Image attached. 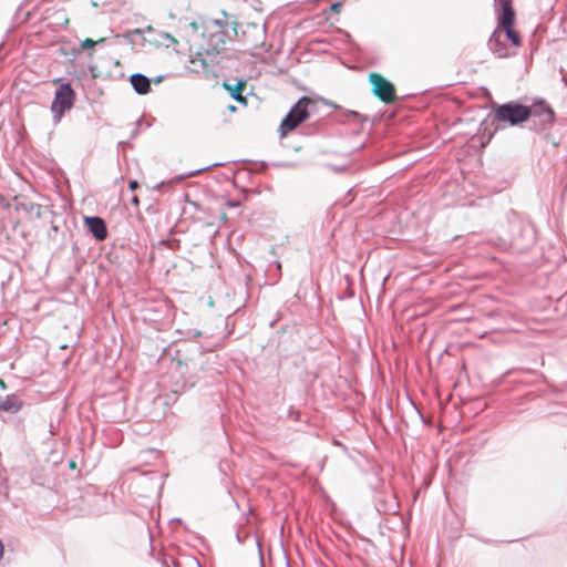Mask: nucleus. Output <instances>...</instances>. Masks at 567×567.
Returning <instances> with one entry per match:
<instances>
[{
	"mask_svg": "<svg viewBox=\"0 0 567 567\" xmlns=\"http://www.w3.org/2000/svg\"><path fill=\"white\" fill-rule=\"evenodd\" d=\"M104 42V39H100L97 41H94L92 39H85L82 43H81V48L82 49H89V48H92L94 47L95 44H101Z\"/></svg>",
	"mask_w": 567,
	"mask_h": 567,
	"instance_id": "18",
	"label": "nucleus"
},
{
	"mask_svg": "<svg viewBox=\"0 0 567 567\" xmlns=\"http://www.w3.org/2000/svg\"><path fill=\"white\" fill-rule=\"evenodd\" d=\"M503 31L505 33V38L509 40L513 43V45H520V35L513 29V27H501V32Z\"/></svg>",
	"mask_w": 567,
	"mask_h": 567,
	"instance_id": "16",
	"label": "nucleus"
},
{
	"mask_svg": "<svg viewBox=\"0 0 567 567\" xmlns=\"http://www.w3.org/2000/svg\"><path fill=\"white\" fill-rule=\"evenodd\" d=\"M162 80H163V76H158V78L155 80V82H156V83H158V82H161Z\"/></svg>",
	"mask_w": 567,
	"mask_h": 567,
	"instance_id": "26",
	"label": "nucleus"
},
{
	"mask_svg": "<svg viewBox=\"0 0 567 567\" xmlns=\"http://www.w3.org/2000/svg\"><path fill=\"white\" fill-rule=\"evenodd\" d=\"M69 466H70L71 468H74V467H75V462H74V461H71V462H70V464H69Z\"/></svg>",
	"mask_w": 567,
	"mask_h": 567,
	"instance_id": "25",
	"label": "nucleus"
},
{
	"mask_svg": "<svg viewBox=\"0 0 567 567\" xmlns=\"http://www.w3.org/2000/svg\"><path fill=\"white\" fill-rule=\"evenodd\" d=\"M189 27L194 33L206 41L199 45L195 56L190 59V63L194 66H199L208 75L212 72L217 54L226 44L228 22L221 19H210L205 22L204 28L197 22H192ZM194 70L198 71L197 68Z\"/></svg>",
	"mask_w": 567,
	"mask_h": 567,
	"instance_id": "1",
	"label": "nucleus"
},
{
	"mask_svg": "<svg viewBox=\"0 0 567 567\" xmlns=\"http://www.w3.org/2000/svg\"><path fill=\"white\" fill-rule=\"evenodd\" d=\"M130 82L137 94L143 95L151 91V80L142 73L132 74Z\"/></svg>",
	"mask_w": 567,
	"mask_h": 567,
	"instance_id": "14",
	"label": "nucleus"
},
{
	"mask_svg": "<svg viewBox=\"0 0 567 567\" xmlns=\"http://www.w3.org/2000/svg\"><path fill=\"white\" fill-rule=\"evenodd\" d=\"M245 82L239 81L236 85L234 91L230 93L231 97L235 99L238 102L246 103L245 97L241 95V91L245 89Z\"/></svg>",
	"mask_w": 567,
	"mask_h": 567,
	"instance_id": "17",
	"label": "nucleus"
},
{
	"mask_svg": "<svg viewBox=\"0 0 567 567\" xmlns=\"http://www.w3.org/2000/svg\"><path fill=\"white\" fill-rule=\"evenodd\" d=\"M243 37L249 50L257 51L264 49L267 38L266 25L248 23L243 30Z\"/></svg>",
	"mask_w": 567,
	"mask_h": 567,
	"instance_id": "5",
	"label": "nucleus"
},
{
	"mask_svg": "<svg viewBox=\"0 0 567 567\" xmlns=\"http://www.w3.org/2000/svg\"><path fill=\"white\" fill-rule=\"evenodd\" d=\"M487 45L491 52L497 58L508 56L507 45L503 41V33L501 32V29L496 28V30H494L488 39Z\"/></svg>",
	"mask_w": 567,
	"mask_h": 567,
	"instance_id": "11",
	"label": "nucleus"
},
{
	"mask_svg": "<svg viewBox=\"0 0 567 567\" xmlns=\"http://www.w3.org/2000/svg\"><path fill=\"white\" fill-rule=\"evenodd\" d=\"M84 224L96 239L103 240L106 238V224L103 218L97 216L84 217Z\"/></svg>",
	"mask_w": 567,
	"mask_h": 567,
	"instance_id": "12",
	"label": "nucleus"
},
{
	"mask_svg": "<svg viewBox=\"0 0 567 567\" xmlns=\"http://www.w3.org/2000/svg\"><path fill=\"white\" fill-rule=\"evenodd\" d=\"M16 210L22 213L29 219H34L41 217L42 207L29 200H17Z\"/></svg>",
	"mask_w": 567,
	"mask_h": 567,
	"instance_id": "13",
	"label": "nucleus"
},
{
	"mask_svg": "<svg viewBox=\"0 0 567 567\" xmlns=\"http://www.w3.org/2000/svg\"><path fill=\"white\" fill-rule=\"evenodd\" d=\"M0 388H1L2 390H6V389H7L6 382H4L2 379H0Z\"/></svg>",
	"mask_w": 567,
	"mask_h": 567,
	"instance_id": "22",
	"label": "nucleus"
},
{
	"mask_svg": "<svg viewBox=\"0 0 567 567\" xmlns=\"http://www.w3.org/2000/svg\"><path fill=\"white\" fill-rule=\"evenodd\" d=\"M529 111L530 117L539 120L538 124H536L538 130H544L554 123V110L545 101L540 100L535 102L532 106H529Z\"/></svg>",
	"mask_w": 567,
	"mask_h": 567,
	"instance_id": "7",
	"label": "nucleus"
},
{
	"mask_svg": "<svg viewBox=\"0 0 567 567\" xmlns=\"http://www.w3.org/2000/svg\"><path fill=\"white\" fill-rule=\"evenodd\" d=\"M341 9V3L340 2H334L330 6V11L332 12H339Z\"/></svg>",
	"mask_w": 567,
	"mask_h": 567,
	"instance_id": "19",
	"label": "nucleus"
},
{
	"mask_svg": "<svg viewBox=\"0 0 567 567\" xmlns=\"http://www.w3.org/2000/svg\"><path fill=\"white\" fill-rule=\"evenodd\" d=\"M494 8L498 12L497 28L513 27L515 22V11L512 6V0H494Z\"/></svg>",
	"mask_w": 567,
	"mask_h": 567,
	"instance_id": "9",
	"label": "nucleus"
},
{
	"mask_svg": "<svg viewBox=\"0 0 567 567\" xmlns=\"http://www.w3.org/2000/svg\"><path fill=\"white\" fill-rule=\"evenodd\" d=\"M22 406V401L14 395L0 396V411L16 413Z\"/></svg>",
	"mask_w": 567,
	"mask_h": 567,
	"instance_id": "15",
	"label": "nucleus"
},
{
	"mask_svg": "<svg viewBox=\"0 0 567 567\" xmlns=\"http://www.w3.org/2000/svg\"><path fill=\"white\" fill-rule=\"evenodd\" d=\"M110 405V402H109ZM111 413H109V417H112L113 422H121L126 416V396L120 391L113 394V399L111 402Z\"/></svg>",
	"mask_w": 567,
	"mask_h": 567,
	"instance_id": "10",
	"label": "nucleus"
},
{
	"mask_svg": "<svg viewBox=\"0 0 567 567\" xmlns=\"http://www.w3.org/2000/svg\"><path fill=\"white\" fill-rule=\"evenodd\" d=\"M529 117V106L518 102L504 103L497 107L494 114V120L509 123L512 126L526 122Z\"/></svg>",
	"mask_w": 567,
	"mask_h": 567,
	"instance_id": "3",
	"label": "nucleus"
},
{
	"mask_svg": "<svg viewBox=\"0 0 567 567\" xmlns=\"http://www.w3.org/2000/svg\"><path fill=\"white\" fill-rule=\"evenodd\" d=\"M316 106L317 103L311 97H300L281 121V136H286L289 132L293 131L303 121L309 118L312 110L316 109Z\"/></svg>",
	"mask_w": 567,
	"mask_h": 567,
	"instance_id": "2",
	"label": "nucleus"
},
{
	"mask_svg": "<svg viewBox=\"0 0 567 567\" xmlns=\"http://www.w3.org/2000/svg\"><path fill=\"white\" fill-rule=\"evenodd\" d=\"M133 32L136 34H143L145 41L156 45H164L168 48L173 43H176V40L173 35L166 32L156 31L151 25L146 27L145 29H135Z\"/></svg>",
	"mask_w": 567,
	"mask_h": 567,
	"instance_id": "8",
	"label": "nucleus"
},
{
	"mask_svg": "<svg viewBox=\"0 0 567 567\" xmlns=\"http://www.w3.org/2000/svg\"><path fill=\"white\" fill-rule=\"evenodd\" d=\"M137 186V183L135 181L130 182V188L134 189Z\"/></svg>",
	"mask_w": 567,
	"mask_h": 567,
	"instance_id": "21",
	"label": "nucleus"
},
{
	"mask_svg": "<svg viewBox=\"0 0 567 567\" xmlns=\"http://www.w3.org/2000/svg\"><path fill=\"white\" fill-rule=\"evenodd\" d=\"M342 168L332 167V171H341Z\"/></svg>",
	"mask_w": 567,
	"mask_h": 567,
	"instance_id": "27",
	"label": "nucleus"
},
{
	"mask_svg": "<svg viewBox=\"0 0 567 567\" xmlns=\"http://www.w3.org/2000/svg\"><path fill=\"white\" fill-rule=\"evenodd\" d=\"M205 169H206V167H203V168H198V169H195L193 172H189V173L186 174V177H192V176H194V175H196V174H198V173H200V172H203Z\"/></svg>",
	"mask_w": 567,
	"mask_h": 567,
	"instance_id": "20",
	"label": "nucleus"
},
{
	"mask_svg": "<svg viewBox=\"0 0 567 567\" xmlns=\"http://www.w3.org/2000/svg\"><path fill=\"white\" fill-rule=\"evenodd\" d=\"M75 101V92L70 83H62L55 90L54 99L51 105L53 122L58 124L64 113L72 109Z\"/></svg>",
	"mask_w": 567,
	"mask_h": 567,
	"instance_id": "4",
	"label": "nucleus"
},
{
	"mask_svg": "<svg viewBox=\"0 0 567 567\" xmlns=\"http://www.w3.org/2000/svg\"><path fill=\"white\" fill-rule=\"evenodd\" d=\"M132 202H133L135 205H137V204H138V199H137V197H136V196H133V197H132Z\"/></svg>",
	"mask_w": 567,
	"mask_h": 567,
	"instance_id": "23",
	"label": "nucleus"
},
{
	"mask_svg": "<svg viewBox=\"0 0 567 567\" xmlns=\"http://www.w3.org/2000/svg\"><path fill=\"white\" fill-rule=\"evenodd\" d=\"M369 81L372 84V92L382 102L391 103L395 99V90L392 83L378 73H371Z\"/></svg>",
	"mask_w": 567,
	"mask_h": 567,
	"instance_id": "6",
	"label": "nucleus"
},
{
	"mask_svg": "<svg viewBox=\"0 0 567 567\" xmlns=\"http://www.w3.org/2000/svg\"><path fill=\"white\" fill-rule=\"evenodd\" d=\"M91 72H92V78H96V73L94 72V68H90Z\"/></svg>",
	"mask_w": 567,
	"mask_h": 567,
	"instance_id": "24",
	"label": "nucleus"
}]
</instances>
